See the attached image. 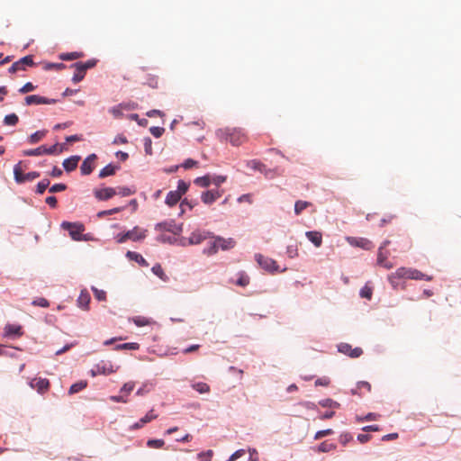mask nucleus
<instances>
[{
	"instance_id": "f257e3e1",
	"label": "nucleus",
	"mask_w": 461,
	"mask_h": 461,
	"mask_svg": "<svg viewBox=\"0 0 461 461\" xmlns=\"http://www.w3.org/2000/svg\"><path fill=\"white\" fill-rule=\"evenodd\" d=\"M215 134L221 142H229L235 147L246 143L249 140L247 133L241 128H221L217 130Z\"/></svg>"
},
{
	"instance_id": "f03ea898",
	"label": "nucleus",
	"mask_w": 461,
	"mask_h": 461,
	"mask_svg": "<svg viewBox=\"0 0 461 461\" xmlns=\"http://www.w3.org/2000/svg\"><path fill=\"white\" fill-rule=\"evenodd\" d=\"M213 239V241L211 242L210 246L203 249V253L212 256L213 254H216L219 250V249L222 250H228L235 247L236 241L232 238L224 239L220 236H213L212 237Z\"/></svg>"
},
{
	"instance_id": "7ed1b4c3",
	"label": "nucleus",
	"mask_w": 461,
	"mask_h": 461,
	"mask_svg": "<svg viewBox=\"0 0 461 461\" xmlns=\"http://www.w3.org/2000/svg\"><path fill=\"white\" fill-rule=\"evenodd\" d=\"M96 65L95 59H89L86 62H77L71 67L75 68V73L72 77L74 83H78L84 79L86 73L88 69L94 68Z\"/></svg>"
},
{
	"instance_id": "20e7f679",
	"label": "nucleus",
	"mask_w": 461,
	"mask_h": 461,
	"mask_svg": "<svg viewBox=\"0 0 461 461\" xmlns=\"http://www.w3.org/2000/svg\"><path fill=\"white\" fill-rule=\"evenodd\" d=\"M397 275L402 279H412V280H427L431 281L432 276L423 274L418 269L411 267H399L397 269Z\"/></svg>"
},
{
	"instance_id": "39448f33",
	"label": "nucleus",
	"mask_w": 461,
	"mask_h": 461,
	"mask_svg": "<svg viewBox=\"0 0 461 461\" xmlns=\"http://www.w3.org/2000/svg\"><path fill=\"white\" fill-rule=\"evenodd\" d=\"M61 228L68 230L70 237L74 240H85L83 238V232L85 230V226L79 222H69L63 221L61 223Z\"/></svg>"
},
{
	"instance_id": "423d86ee",
	"label": "nucleus",
	"mask_w": 461,
	"mask_h": 461,
	"mask_svg": "<svg viewBox=\"0 0 461 461\" xmlns=\"http://www.w3.org/2000/svg\"><path fill=\"white\" fill-rule=\"evenodd\" d=\"M34 65L35 63L33 61V56L28 55L14 62L8 68V72L11 74H15L21 71H26L28 68H32Z\"/></svg>"
},
{
	"instance_id": "0eeeda50",
	"label": "nucleus",
	"mask_w": 461,
	"mask_h": 461,
	"mask_svg": "<svg viewBox=\"0 0 461 461\" xmlns=\"http://www.w3.org/2000/svg\"><path fill=\"white\" fill-rule=\"evenodd\" d=\"M146 230H142L139 227H134L132 230L125 232L122 235H118L117 241L119 243H123L127 240H131L132 241H138L143 240L146 237Z\"/></svg>"
},
{
	"instance_id": "6e6552de",
	"label": "nucleus",
	"mask_w": 461,
	"mask_h": 461,
	"mask_svg": "<svg viewBox=\"0 0 461 461\" xmlns=\"http://www.w3.org/2000/svg\"><path fill=\"white\" fill-rule=\"evenodd\" d=\"M255 260L262 268H264L267 271L274 272L278 270V266L276 262L270 258L264 257L261 254H256Z\"/></svg>"
},
{
	"instance_id": "1a4fd4ad",
	"label": "nucleus",
	"mask_w": 461,
	"mask_h": 461,
	"mask_svg": "<svg viewBox=\"0 0 461 461\" xmlns=\"http://www.w3.org/2000/svg\"><path fill=\"white\" fill-rule=\"evenodd\" d=\"M347 241L349 245L357 248H361L366 250H370L374 248L371 240L362 237H347Z\"/></svg>"
},
{
	"instance_id": "9d476101",
	"label": "nucleus",
	"mask_w": 461,
	"mask_h": 461,
	"mask_svg": "<svg viewBox=\"0 0 461 461\" xmlns=\"http://www.w3.org/2000/svg\"><path fill=\"white\" fill-rule=\"evenodd\" d=\"M212 233L207 230H196L193 231L188 238V244L189 245H197L202 243L203 240L212 238Z\"/></svg>"
},
{
	"instance_id": "9b49d317",
	"label": "nucleus",
	"mask_w": 461,
	"mask_h": 461,
	"mask_svg": "<svg viewBox=\"0 0 461 461\" xmlns=\"http://www.w3.org/2000/svg\"><path fill=\"white\" fill-rule=\"evenodd\" d=\"M155 229L157 230L168 231L172 233L174 236L179 234L182 230L181 226L176 225L174 221L159 222L156 225Z\"/></svg>"
},
{
	"instance_id": "f8f14e48",
	"label": "nucleus",
	"mask_w": 461,
	"mask_h": 461,
	"mask_svg": "<svg viewBox=\"0 0 461 461\" xmlns=\"http://www.w3.org/2000/svg\"><path fill=\"white\" fill-rule=\"evenodd\" d=\"M32 389H35L39 393H45L50 389V381L46 378H34L29 383Z\"/></svg>"
},
{
	"instance_id": "ddd939ff",
	"label": "nucleus",
	"mask_w": 461,
	"mask_h": 461,
	"mask_svg": "<svg viewBox=\"0 0 461 461\" xmlns=\"http://www.w3.org/2000/svg\"><path fill=\"white\" fill-rule=\"evenodd\" d=\"M339 351L353 358L359 357L363 354L361 348L357 347L353 348L352 346L348 343L339 345Z\"/></svg>"
},
{
	"instance_id": "4468645a",
	"label": "nucleus",
	"mask_w": 461,
	"mask_h": 461,
	"mask_svg": "<svg viewBox=\"0 0 461 461\" xmlns=\"http://www.w3.org/2000/svg\"><path fill=\"white\" fill-rule=\"evenodd\" d=\"M223 194L222 190L212 189L208 190L206 192H203L201 195V199L203 203L205 204H212L214 203L217 199H219Z\"/></svg>"
},
{
	"instance_id": "2eb2a0df",
	"label": "nucleus",
	"mask_w": 461,
	"mask_h": 461,
	"mask_svg": "<svg viewBox=\"0 0 461 461\" xmlns=\"http://www.w3.org/2000/svg\"><path fill=\"white\" fill-rule=\"evenodd\" d=\"M26 105H32V104H52L56 103L55 99H49L44 96L37 95H28L24 99Z\"/></svg>"
},
{
	"instance_id": "dca6fc26",
	"label": "nucleus",
	"mask_w": 461,
	"mask_h": 461,
	"mask_svg": "<svg viewBox=\"0 0 461 461\" xmlns=\"http://www.w3.org/2000/svg\"><path fill=\"white\" fill-rule=\"evenodd\" d=\"M115 372L113 368V365L109 362L101 361L98 363L95 369L92 370L93 375H110L112 373Z\"/></svg>"
},
{
	"instance_id": "f3484780",
	"label": "nucleus",
	"mask_w": 461,
	"mask_h": 461,
	"mask_svg": "<svg viewBox=\"0 0 461 461\" xmlns=\"http://www.w3.org/2000/svg\"><path fill=\"white\" fill-rule=\"evenodd\" d=\"M94 194L96 199L105 201L117 194V191L113 187H105L95 190Z\"/></svg>"
},
{
	"instance_id": "a211bd4d",
	"label": "nucleus",
	"mask_w": 461,
	"mask_h": 461,
	"mask_svg": "<svg viewBox=\"0 0 461 461\" xmlns=\"http://www.w3.org/2000/svg\"><path fill=\"white\" fill-rule=\"evenodd\" d=\"M388 256H389V251L383 249V248L378 249L377 264L380 267H383L386 269H391L393 267V264L387 260Z\"/></svg>"
},
{
	"instance_id": "6ab92c4d",
	"label": "nucleus",
	"mask_w": 461,
	"mask_h": 461,
	"mask_svg": "<svg viewBox=\"0 0 461 461\" xmlns=\"http://www.w3.org/2000/svg\"><path fill=\"white\" fill-rule=\"evenodd\" d=\"M96 158L95 154H91L83 161L80 167V170L83 175H89L92 173Z\"/></svg>"
},
{
	"instance_id": "aec40b11",
	"label": "nucleus",
	"mask_w": 461,
	"mask_h": 461,
	"mask_svg": "<svg viewBox=\"0 0 461 461\" xmlns=\"http://www.w3.org/2000/svg\"><path fill=\"white\" fill-rule=\"evenodd\" d=\"M23 328L21 325L16 324H7L5 327V335L7 337L11 336H16L21 337L23 336Z\"/></svg>"
},
{
	"instance_id": "412c9836",
	"label": "nucleus",
	"mask_w": 461,
	"mask_h": 461,
	"mask_svg": "<svg viewBox=\"0 0 461 461\" xmlns=\"http://www.w3.org/2000/svg\"><path fill=\"white\" fill-rule=\"evenodd\" d=\"M307 239L317 248L322 244V234L320 231L311 230L305 233Z\"/></svg>"
},
{
	"instance_id": "4be33fe9",
	"label": "nucleus",
	"mask_w": 461,
	"mask_h": 461,
	"mask_svg": "<svg viewBox=\"0 0 461 461\" xmlns=\"http://www.w3.org/2000/svg\"><path fill=\"white\" fill-rule=\"evenodd\" d=\"M80 160L79 156H72L68 158H66L63 161V167L66 171L70 172L77 168L78 161Z\"/></svg>"
},
{
	"instance_id": "5701e85b",
	"label": "nucleus",
	"mask_w": 461,
	"mask_h": 461,
	"mask_svg": "<svg viewBox=\"0 0 461 461\" xmlns=\"http://www.w3.org/2000/svg\"><path fill=\"white\" fill-rule=\"evenodd\" d=\"M25 173L22 166V162H19L14 167V180L18 184L25 183Z\"/></svg>"
},
{
	"instance_id": "b1692460",
	"label": "nucleus",
	"mask_w": 461,
	"mask_h": 461,
	"mask_svg": "<svg viewBox=\"0 0 461 461\" xmlns=\"http://www.w3.org/2000/svg\"><path fill=\"white\" fill-rule=\"evenodd\" d=\"M157 419V415L153 414V410L149 411L143 418H141L138 422L134 423L131 426L132 429H138L141 428L144 424Z\"/></svg>"
},
{
	"instance_id": "393cba45",
	"label": "nucleus",
	"mask_w": 461,
	"mask_h": 461,
	"mask_svg": "<svg viewBox=\"0 0 461 461\" xmlns=\"http://www.w3.org/2000/svg\"><path fill=\"white\" fill-rule=\"evenodd\" d=\"M91 297L88 292L82 291L77 299V304L80 308L84 310H88V304L90 303Z\"/></svg>"
},
{
	"instance_id": "a878e982",
	"label": "nucleus",
	"mask_w": 461,
	"mask_h": 461,
	"mask_svg": "<svg viewBox=\"0 0 461 461\" xmlns=\"http://www.w3.org/2000/svg\"><path fill=\"white\" fill-rule=\"evenodd\" d=\"M117 169H119L118 166L109 164L99 172V177L104 178L106 176H113L115 174Z\"/></svg>"
},
{
	"instance_id": "bb28decb",
	"label": "nucleus",
	"mask_w": 461,
	"mask_h": 461,
	"mask_svg": "<svg viewBox=\"0 0 461 461\" xmlns=\"http://www.w3.org/2000/svg\"><path fill=\"white\" fill-rule=\"evenodd\" d=\"M181 199L179 192L170 191L166 197V203L169 206L176 205Z\"/></svg>"
},
{
	"instance_id": "cd10ccee",
	"label": "nucleus",
	"mask_w": 461,
	"mask_h": 461,
	"mask_svg": "<svg viewBox=\"0 0 461 461\" xmlns=\"http://www.w3.org/2000/svg\"><path fill=\"white\" fill-rule=\"evenodd\" d=\"M83 56H84L83 52L73 51V52H68V53H61L59 55V59L61 60H74V59H80Z\"/></svg>"
},
{
	"instance_id": "c85d7f7f",
	"label": "nucleus",
	"mask_w": 461,
	"mask_h": 461,
	"mask_svg": "<svg viewBox=\"0 0 461 461\" xmlns=\"http://www.w3.org/2000/svg\"><path fill=\"white\" fill-rule=\"evenodd\" d=\"M86 386H87V382L81 380L70 386V388L68 390V393L69 394L77 393L82 391L83 389H85Z\"/></svg>"
},
{
	"instance_id": "c756f323",
	"label": "nucleus",
	"mask_w": 461,
	"mask_h": 461,
	"mask_svg": "<svg viewBox=\"0 0 461 461\" xmlns=\"http://www.w3.org/2000/svg\"><path fill=\"white\" fill-rule=\"evenodd\" d=\"M122 109L129 110L131 109V105L128 104H120L119 105L111 108L110 112L113 114L114 117L119 118L122 116Z\"/></svg>"
},
{
	"instance_id": "7c9ffc66",
	"label": "nucleus",
	"mask_w": 461,
	"mask_h": 461,
	"mask_svg": "<svg viewBox=\"0 0 461 461\" xmlns=\"http://www.w3.org/2000/svg\"><path fill=\"white\" fill-rule=\"evenodd\" d=\"M127 257L131 259L135 260L141 266H148V262L146 261V259L140 254H139L137 252L128 251Z\"/></svg>"
},
{
	"instance_id": "2f4dec72",
	"label": "nucleus",
	"mask_w": 461,
	"mask_h": 461,
	"mask_svg": "<svg viewBox=\"0 0 461 461\" xmlns=\"http://www.w3.org/2000/svg\"><path fill=\"white\" fill-rule=\"evenodd\" d=\"M151 271L163 281H167L168 279L160 264L154 265Z\"/></svg>"
},
{
	"instance_id": "473e14b6",
	"label": "nucleus",
	"mask_w": 461,
	"mask_h": 461,
	"mask_svg": "<svg viewBox=\"0 0 461 461\" xmlns=\"http://www.w3.org/2000/svg\"><path fill=\"white\" fill-rule=\"evenodd\" d=\"M319 404L324 408L339 409L340 404L332 399L327 398L319 402Z\"/></svg>"
},
{
	"instance_id": "72a5a7b5",
	"label": "nucleus",
	"mask_w": 461,
	"mask_h": 461,
	"mask_svg": "<svg viewBox=\"0 0 461 461\" xmlns=\"http://www.w3.org/2000/svg\"><path fill=\"white\" fill-rule=\"evenodd\" d=\"M45 155H52L61 153L63 150V146L56 143L50 147H47L44 145Z\"/></svg>"
},
{
	"instance_id": "f704fd0d",
	"label": "nucleus",
	"mask_w": 461,
	"mask_h": 461,
	"mask_svg": "<svg viewBox=\"0 0 461 461\" xmlns=\"http://www.w3.org/2000/svg\"><path fill=\"white\" fill-rule=\"evenodd\" d=\"M46 132H47L46 131H38L34 132L33 134H32L29 137V142L31 144H35V143L39 142L45 137Z\"/></svg>"
},
{
	"instance_id": "c9c22d12",
	"label": "nucleus",
	"mask_w": 461,
	"mask_h": 461,
	"mask_svg": "<svg viewBox=\"0 0 461 461\" xmlns=\"http://www.w3.org/2000/svg\"><path fill=\"white\" fill-rule=\"evenodd\" d=\"M192 387L200 393H206L210 392V386L206 383L198 382L192 384Z\"/></svg>"
},
{
	"instance_id": "e433bc0d",
	"label": "nucleus",
	"mask_w": 461,
	"mask_h": 461,
	"mask_svg": "<svg viewBox=\"0 0 461 461\" xmlns=\"http://www.w3.org/2000/svg\"><path fill=\"white\" fill-rule=\"evenodd\" d=\"M19 122V118L15 113H10L5 116L4 123L8 126H15Z\"/></svg>"
},
{
	"instance_id": "4c0bfd02",
	"label": "nucleus",
	"mask_w": 461,
	"mask_h": 461,
	"mask_svg": "<svg viewBox=\"0 0 461 461\" xmlns=\"http://www.w3.org/2000/svg\"><path fill=\"white\" fill-rule=\"evenodd\" d=\"M311 205V203L306 201H297L294 204V212L296 215H299L303 210L308 208Z\"/></svg>"
},
{
	"instance_id": "58836bf2",
	"label": "nucleus",
	"mask_w": 461,
	"mask_h": 461,
	"mask_svg": "<svg viewBox=\"0 0 461 461\" xmlns=\"http://www.w3.org/2000/svg\"><path fill=\"white\" fill-rule=\"evenodd\" d=\"M372 295H373V288L368 284H366L360 290V296L362 298L371 300Z\"/></svg>"
},
{
	"instance_id": "ea45409f",
	"label": "nucleus",
	"mask_w": 461,
	"mask_h": 461,
	"mask_svg": "<svg viewBox=\"0 0 461 461\" xmlns=\"http://www.w3.org/2000/svg\"><path fill=\"white\" fill-rule=\"evenodd\" d=\"M144 84L152 88H157L158 86V77L155 75L149 74L146 77Z\"/></svg>"
},
{
	"instance_id": "a19ab883",
	"label": "nucleus",
	"mask_w": 461,
	"mask_h": 461,
	"mask_svg": "<svg viewBox=\"0 0 461 461\" xmlns=\"http://www.w3.org/2000/svg\"><path fill=\"white\" fill-rule=\"evenodd\" d=\"M140 348V345L136 342H129V343H123L116 346V349L118 350H138Z\"/></svg>"
},
{
	"instance_id": "79ce46f5",
	"label": "nucleus",
	"mask_w": 461,
	"mask_h": 461,
	"mask_svg": "<svg viewBox=\"0 0 461 461\" xmlns=\"http://www.w3.org/2000/svg\"><path fill=\"white\" fill-rule=\"evenodd\" d=\"M334 449H336V445L326 441L321 443L318 447V451L322 453L330 452Z\"/></svg>"
},
{
	"instance_id": "37998d69",
	"label": "nucleus",
	"mask_w": 461,
	"mask_h": 461,
	"mask_svg": "<svg viewBox=\"0 0 461 461\" xmlns=\"http://www.w3.org/2000/svg\"><path fill=\"white\" fill-rule=\"evenodd\" d=\"M26 156H42L45 155L44 145H41L36 149H28L24 151Z\"/></svg>"
},
{
	"instance_id": "c03bdc74",
	"label": "nucleus",
	"mask_w": 461,
	"mask_h": 461,
	"mask_svg": "<svg viewBox=\"0 0 461 461\" xmlns=\"http://www.w3.org/2000/svg\"><path fill=\"white\" fill-rule=\"evenodd\" d=\"M134 324L138 327H143L150 324V321L143 316H136L131 319Z\"/></svg>"
},
{
	"instance_id": "a18cd8bd",
	"label": "nucleus",
	"mask_w": 461,
	"mask_h": 461,
	"mask_svg": "<svg viewBox=\"0 0 461 461\" xmlns=\"http://www.w3.org/2000/svg\"><path fill=\"white\" fill-rule=\"evenodd\" d=\"M165 445L163 439H149L147 446L151 448H161Z\"/></svg>"
},
{
	"instance_id": "49530a36",
	"label": "nucleus",
	"mask_w": 461,
	"mask_h": 461,
	"mask_svg": "<svg viewBox=\"0 0 461 461\" xmlns=\"http://www.w3.org/2000/svg\"><path fill=\"white\" fill-rule=\"evenodd\" d=\"M194 183L199 186L207 187L210 185L211 180L208 176H205L197 177L194 180Z\"/></svg>"
},
{
	"instance_id": "de8ad7c7",
	"label": "nucleus",
	"mask_w": 461,
	"mask_h": 461,
	"mask_svg": "<svg viewBox=\"0 0 461 461\" xmlns=\"http://www.w3.org/2000/svg\"><path fill=\"white\" fill-rule=\"evenodd\" d=\"M50 180L49 179H42L41 182L37 185L36 192L40 194H42L47 187L50 185Z\"/></svg>"
},
{
	"instance_id": "09e8293b",
	"label": "nucleus",
	"mask_w": 461,
	"mask_h": 461,
	"mask_svg": "<svg viewBox=\"0 0 461 461\" xmlns=\"http://www.w3.org/2000/svg\"><path fill=\"white\" fill-rule=\"evenodd\" d=\"M286 254L289 258H294L298 256V248L296 244H292L287 246L286 248Z\"/></svg>"
},
{
	"instance_id": "8fccbe9b",
	"label": "nucleus",
	"mask_w": 461,
	"mask_h": 461,
	"mask_svg": "<svg viewBox=\"0 0 461 461\" xmlns=\"http://www.w3.org/2000/svg\"><path fill=\"white\" fill-rule=\"evenodd\" d=\"M399 279H402V277H400L397 275V270L394 273H392L391 275L388 276V280L393 288H396L398 286Z\"/></svg>"
},
{
	"instance_id": "3c124183",
	"label": "nucleus",
	"mask_w": 461,
	"mask_h": 461,
	"mask_svg": "<svg viewBox=\"0 0 461 461\" xmlns=\"http://www.w3.org/2000/svg\"><path fill=\"white\" fill-rule=\"evenodd\" d=\"M331 434H333V430L331 429L319 430L315 433L314 439L319 440V439H321L326 436H330Z\"/></svg>"
},
{
	"instance_id": "603ef678",
	"label": "nucleus",
	"mask_w": 461,
	"mask_h": 461,
	"mask_svg": "<svg viewBox=\"0 0 461 461\" xmlns=\"http://www.w3.org/2000/svg\"><path fill=\"white\" fill-rule=\"evenodd\" d=\"M379 417H380V415L377 413L369 412L365 417H357V420L359 422H361L363 420H366V421L376 420H378Z\"/></svg>"
},
{
	"instance_id": "864d4df0",
	"label": "nucleus",
	"mask_w": 461,
	"mask_h": 461,
	"mask_svg": "<svg viewBox=\"0 0 461 461\" xmlns=\"http://www.w3.org/2000/svg\"><path fill=\"white\" fill-rule=\"evenodd\" d=\"M247 165L250 168H252L254 170H259V171H262V169L265 167V166L262 163H260L259 161H258L256 159L248 161Z\"/></svg>"
},
{
	"instance_id": "5fc2aeb1",
	"label": "nucleus",
	"mask_w": 461,
	"mask_h": 461,
	"mask_svg": "<svg viewBox=\"0 0 461 461\" xmlns=\"http://www.w3.org/2000/svg\"><path fill=\"white\" fill-rule=\"evenodd\" d=\"M352 439H353V437L348 432H344V433L340 434L339 437V440L340 444H342L343 446H346Z\"/></svg>"
},
{
	"instance_id": "6e6d98bb",
	"label": "nucleus",
	"mask_w": 461,
	"mask_h": 461,
	"mask_svg": "<svg viewBox=\"0 0 461 461\" xmlns=\"http://www.w3.org/2000/svg\"><path fill=\"white\" fill-rule=\"evenodd\" d=\"M93 292H94V295L95 297L98 300V301H105L106 300V293L105 291L104 290H99L95 287H93L92 288Z\"/></svg>"
},
{
	"instance_id": "4d7b16f0",
	"label": "nucleus",
	"mask_w": 461,
	"mask_h": 461,
	"mask_svg": "<svg viewBox=\"0 0 461 461\" xmlns=\"http://www.w3.org/2000/svg\"><path fill=\"white\" fill-rule=\"evenodd\" d=\"M188 184H186L184 180H179L177 185V190H176V192H179V195L182 196L188 190Z\"/></svg>"
},
{
	"instance_id": "13d9d810",
	"label": "nucleus",
	"mask_w": 461,
	"mask_h": 461,
	"mask_svg": "<svg viewBox=\"0 0 461 461\" xmlns=\"http://www.w3.org/2000/svg\"><path fill=\"white\" fill-rule=\"evenodd\" d=\"M236 284L240 286H247L249 284V277L247 275L241 273L240 274V277L238 278Z\"/></svg>"
},
{
	"instance_id": "bf43d9fd",
	"label": "nucleus",
	"mask_w": 461,
	"mask_h": 461,
	"mask_svg": "<svg viewBox=\"0 0 461 461\" xmlns=\"http://www.w3.org/2000/svg\"><path fill=\"white\" fill-rule=\"evenodd\" d=\"M149 131L154 137L159 138L163 135L165 129L162 127L153 126L149 128Z\"/></svg>"
},
{
	"instance_id": "052dcab7",
	"label": "nucleus",
	"mask_w": 461,
	"mask_h": 461,
	"mask_svg": "<svg viewBox=\"0 0 461 461\" xmlns=\"http://www.w3.org/2000/svg\"><path fill=\"white\" fill-rule=\"evenodd\" d=\"M35 88H36V86H35L32 83L28 82V83H26L25 85H23V86L19 89V93H21V94H26V93H29V92L33 91Z\"/></svg>"
},
{
	"instance_id": "680f3d73",
	"label": "nucleus",
	"mask_w": 461,
	"mask_h": 461,
	"mask_svg": "<svg viewBox=\"0 0 461 461\" xmlns=\"http://www.w3.org/2000/svg\"><path fill=\"white\" fill-rule=\"evenodd\" d=\"M135 384L133 382H128L123 384V386L121 388V393L129 394L131 393L134 389Z\"/></svg>"
},
{
	"instance_id": "e2e57ef3",
	"label": "nucleus",
	"mask_w": 461,
	"mask_h": 461,
	"mask_svg": "<svg viewBox=\"0 0 461 461\" xmlns=\"http://www.w3.org/2000/svg\"><path fill=\"white\" fill-rule=\"evenodd\" d=\"M212 454L213 453H212V450H207L205 452H201V453L198 454V458L201 461H211Z\"/></svg>"
},
{
	"instance_id": "0e129e2a",
	"label": "nucleus",
	"mask_w": 461,
	"mask_h": 461,
	"mask_svg": "<svg viewBox=\"0 0 461 461\" xmlns=\"http://www.w3.org/2000/svg\"><path fill=\"white\" fill-rule=\"evenodd\" d=\"M131 120L136 121L139 125L140 126H147L148 125V120L147 119H140L139 115L137 113H132L129 116Z\"/></svg>"
},
{
	"instance_id": "69168bd1",
	"label": "nucleus",
	"mask_w": 461,
	"mask_h": 461,
	"mask_svg": "<svg viewBox=\"0 0 461 461\" xmlns=\"http://www.w3.org/2000/svg\"><path fill=\"white\" fill-rule=\"evenodd\" d=\"M144 149H145L146 154H148V155L152 154V141L149 137H147L144 139Z\"/></svg>"
},
{
	"instance_id": "338daca9",
	"label": "nucleus",
	"mask_w": 461,
	"mask_h": 461,
	"mask_svg": "<svg viewBox=\"0 0 461 461\" xmlns=\"http://www.w3.org/2000/svg\"><path fill=\"white\" fill-rule=\"evenodd\" d=\"M67 189V185L65 184H55L50 188V193H58L62 192Z\"/></svg>"
},
{
	"instance_id": "774afa93",
	"label": "nucleus",
	"mask_w": 461,
	"mask_h": 461,
	"mask_svg": "<svg viewBox=\"0 0 461 461\" xmlns=\"http://www.w3.org/2000/svg\"><path fill=\"white\" fill-rule=\"evenodd\" d=\"M245 455L244 449H239L235 451L227 461H236L238 458L243 456Z\"/></svg>"
}]
</instances>
